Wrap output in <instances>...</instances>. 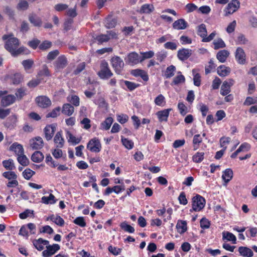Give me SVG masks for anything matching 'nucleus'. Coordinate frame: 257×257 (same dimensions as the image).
Returning a JSON list of instances; mask_svg holds the SVG:
<instances>
[{
    "label": "nucleus",
    "instance_id": "obj_1",
    "mask_svg": "<svg viewBox=\"0 0 257 257\" xmlns=\"http://www.w3.org/2000/svg\"><path fill=\"white\" fill-rule=\"evenodd\" d=\"M2 39L6 40L5 48L9 51L12 56H16L24 52L25 48L21 47L18 48L19 41L18 38L14 37L13 34L4 35Z\"/></svg>",
    "mask_w": 257,
    "mask_h": 257
},
{
    "label": "nucleus",
    "instance_id": "obj_2",
    "mask_svg": "<svg viewBox=\"0 0 257 257\" xmlns=\"http://www.w3.org/2000/svg\"><path fill=\"white\" fill-rule=\"evenodd\" d=\"M100 68L97 75L101 79H107L113 75L112 72L109 68L108 63L105 61H102L101 62Z\"/></svg>",
    "mask_w": 257,
    "mask_h": 257
},
{
    "label": "nucleus",
    "instance_id": "obj_3",
    "mask_svg": "<svg viewBox=\"0 0 257 257\" xmlns=\"http://www.w3.org/2000/svg\"><path fill=\"white\" fill-rule=\"evenodd\" d=\"M192 209L195 211H199L205 206V199L200 195L197 194L192 198Z\"/></svg>",
    "mask_w": 257,
    "mask_h": 257
},
{
    "label": "nucleus",
    "instance_id": "obj_4",
    "mask_svg": "<svg viewBox=\"0 0 257 257\" xmlns=\"http://www.w3.org/2000/svg\"><path fill=\"white\" fill-rule=\"evenodd\" d=\"M111 63L115 73L120 74L124 67L123 61L119 57L114 56L111 59Z\"/></svg>",
    "mask_w": 257,
    "mask_h": 257
},
{
    "label": "nucleus",
    "instance_id": "obj_5",
    "mask_svg": "<svg viewBox=\"0 0 257 257\" xmlns=\"http://www.w3.org/2000/svg\"><path fill=\"white\" fill-rule=\"evenodd\" d=\"M87 148L92 152L98 153L100 151L101 145L98 139L93 138L89 141Z\"/></svg>",
    "mask_w": 257,
    "mask_h": 257
},
{
    "label": "nucleus",
    "instance_id": "obj_6",
    "mask_svg": "<svg viewBox=\"0 0 257 257\" xmlns=\"http://www.w3.org/2000/svg\"><path fill=\"white\" fill-rule=\"evenodd\" d=\"M240 7V3L238 0H232L228 4L225 10V16L232 14L236 12Z\"/></svg>",
    "mask_w": 257,
    "mask_h": 257
},
{
    "label": "nucleus",
    "instance_id": "obj_7",
    "mask_svg": "<svg viewBox=\"0 0 257 257\" xmlns=\"http://www.w3.org/2000/svg\"><path fill=\"white\" fill-rule=\"evenodd\" d=\"M46 249L42 252V255L44 257L50 256L54 254L60 248V246L58 244H53V245L46 246Z\"/></svg>",
    "mask_w": 257,
    "mask_h": 257
},
{
    "label": "nucleus",
    "instance_id": "obj_8",
    "mask_svg": "<svg viewBox=\"0 0 257 257\" xmlns=\"http://www.w3.org/2000/svg\"><path fill=\"white\" fill-rule=\"evenodd\" d=\"M36 102L39 107L43 108H47L51 105V100L45 96H40L36 97Z\"/></svg>",
    "mask_w": 257,
    "mask_h": 257
},
{
    "label": "nucleus",
    "instance_id": "obj_9",
    "mask_svg": "<svg viewBox=\"0 0 257 257\" xmlns=\"http://www.w3.org/2000/svg\"><path fill=\"white\" fill-rule=\"evenodd\" d=\"M67 64V60L64 55L59 56L54 62V65L56 70H60L64 68Z\"/></svg>",
    "mask_w": 257,
    "mask_h": 257
},
{
    "label": "nucleus",
    "instance_id": "obj_10",
    "mask_svg": "<svg viewBox=\"0 0 257 257\" xmlns=\"http://www.w3.org/2000/svg\"><path fill=\"white\" fill-rule=\"evenodd\" d=\"M30 146L33 150H39L44 146L43 139L40 137H37L30 141Z\"/></svg>",
    "mask_w": 257,
    "mask_h": 257
},
{
    "label": "nucleus",
    "instance_id": "obj_11",
    "mask_svg": "<svg viewBox=\"0 0 257 257\" xmlns=\"http://www.w3.org/2000/svg\"><path fill=\"white\" fill-rule=\"evenodd\" d=\"M56 130L55 124H52L47 125L44 128L45 137L47 141L51 140L53 137Z\"/></svg>",
    "mask_w": 257,
    "mask_h": 257
},
{
    "label": "nucleus",
    "instance_id": "obj_12",
    "mask_svg": "<svg viewBox=\"0 0 257 257\" xmlns=\"http://www.w3.org/2000/svg\"><path fill=\"white\" fill-rule=\"evenodd\" d=\"M29 21L35 27H40L42 25V21L41 19L36 14L32 13L29 14Z\"/></svg>",
    "mask_w": 257,
    "mask_h": 257
},
{
    "label": "nucleus",
    "instance_id": "obj_13",
    "mask_svg": "<svg viewBox=\"0 0 257 257\" xmlns=\"http://www.w3.org/2000/svg\"><path fill=\"white\" fill-rule=\"evenodd\" d=\"M235 58L238 63L243 64L245 62V54L244 50L240 47L236 49L235 52Z\"/></svg>",
    "mask_w": 257,
    "mask_h": 257
},
{
    "label": "nucleus",
    "instance_id": "obj_14",
    "mask_svg": "<svg viewBox=\"0 0 257 257\" xmlns=\"http://www.w3.org/2000/svg\"><path fill=\"white\" fill-rule=\"evenodd\" d=\"M192 54L191 50L188 49H182L178 51V57L182 60L184 61L187 60Z\"/></svg>",
    "mask_w": 257,
    "mask_h": 257
},
{
    "label": "nucleus",
    "instance_id": "obj_15",
    "mask_svg": "<svg viewBox=\"0 0 257 257\" xmlns=\"http://www.w3.org/2000/svg\"><path fill=\"white\" fill-rule=\"evenodd\" d=\"M16 97L14 95H8L6 96L3 97L1 100V104L3 106H8L16 101Z\"/></svg>",
    "mask_w": 257,
    "mask_h": 257
},
{
    "label": "nucleus",
    "instance_id": "obj_16",
    "mask_svg": "<svg viewBox=\"0 0 257 257\" xmlns=\"http://www.w3.org/2000/svg\"><path fill=\"white\" fill-rule=\"evenodd\" d=\"M128 62L132 64H136L141 62V56L136 52L130 53L128 56Z\"/></svg>",
    "mask_w": 257,
    "mask_h": 257
},
{
    "label": "nucleus",
    "instance_id": "obj_17",
    "mask_svg": "<svg viewBox=\"0 0 257 257\" xmlns=\"http://www.w3.org/2000/svg\"><path fill=\"white\" fill-rule=\"evenodd\" d=\"M238 251L240 255L243 257H252L253 255V252L251 249L245 246L239 247Z\"/></svg>",
    "mask_w": 257,
    "mask_h": 257
},
{
    "label": "nucleus",
    "instance_id": "obj_18",
    "mask_svg": "<svg viewBox=\"0 0 257 257\" xmlns=\"http://www.w3.org/2000/svg\"><path fill=\"white\" fill-rule=\"evenodd\" d=\"M116 20L111 15H108L105 19V26L107 29L114 28L116 25Z\"/></svg>",
    "mask_w": 257,
    "mask_h": 257
},
{
    "label": "nucleus",
    "instance_id": "obj_19",
    "mask_svg": "<svg viewBox=\"0 0 257 257\" xmlns=\"http://www.w3.org/2000/svg\"><path fill=\"white\" fill-rule=\"evenodd\" d=\"M10 150L14 151L17 156H20L24 154V149L22 145L17 143L13 144L10 147Z\"/></svg>",
    "mask_w": 257,
    "mask_h": 257
},
{
    "label": "nucleus",
    "instance_id": "obj_20",
    "mask_svg": "<svg viewBox=\"0 0 257 257\" xmlns=\"http://www.w3.org/2000/svg\"><path fill=\"white\" fill-rule=\"evenodd\" d=\"M171 110V109L169 108L158 111L156 114L158 116L160 121H166L169 116V112Z\"/></svg>",
    "mask_w": 257,
    "mask_h": 257
},
{
    "label": "nucleus",
    "instance_id": "obj_21",
    "mask_svg": "<svg viewBox=\"0 0 257 257\" xmlns=\"http://www.w3.org/2000/svg\"><path fill=\"white\" fill-rule=\"evenodd\" d=\"M131 74L137 77V76H140L141 78L145 81H147L149 79L148 75L147 74V73L141 69H135L131 71Z\"/></svg>",
    "mask_w": 257,
    "mask_h": 257
},
{
    "label": "nucleus",
    "instance_id": "obj_22",
    "mask_svg": "<svg viewBox=\"0 0 257 257\" xmlns=\"http://www.w3.org/2000/svg\"><path fill=\"white\" fill-rule=\"evenodd\" d=\"M173 27L177 30H184L187 27V23L184 19H179L174 22Z\"/></svg>",
    "mask_w": 257,
    "mask_h": 257
},
{
    "label": "nucleus",
    "instance_id": "obj_23",
    "mask_svg": "<svg viewBox=\"0 0 257 257\" xmlns=\"http://www.w3.org/2000/svg\"><path fill=\"white\" fill-rule=\"evenodd\" d=\"M229 55V52L227 50H221L217 53L216 58L220 62L224 63L226 61Z\"/></svg>",
    "mask_w": 257,
    "mask_h": 257
},
{
    "label": "nucleus",
    "instance_id": "obj_24",
    "mask_svg": "<svg viewBox=\"0 0 257 257\" xmlns=\"http://www.w3.org/2000/svg\"><path fill=\"white\" fill-rule=\"evenodd\" d=\"M74 111V107L69 103H65L62 107V112L68 116L71 115Z\"/></svg>",
    "mask_w": 257,
    "mask_h": 257
},
{
    "label": "nucleus",
    "instance_id": "obj_25",
    "mask_svg": "<svg viewBox=\"0 0 257 257\" xmlns=\"http://www.w3.org/2000/svg\"><path fill=\"white\" fill-rule=\"evenodd\" d=\"M230 72V68L224 65H221L217 68V73L221 77H225L229 75Z\"/></svg>",
    "mask_w": 257,
    "mask_h": 257
},
{
    "label": "nucleus",
    "instance_id": "obj_26",
    "mask_svg": "<svg viewBox=\"0 0 257 257\" xmlns=\"http://www.w3.org/2000/svg\"><path fill=\"white\" fill-rule=\"evenodd\" d=\"M233 175V171L231 169H226L223 172L222 178L226 183H227L232 178Z\"/></svg>",
    "mask_w": 257,
    "mask_h": 257
},
{
    "label": "nucleus",
    "instance_id": "obj_27",
    "mask_svg": "<svg viewBox=\"0 0 257 257\" xmlns=\"http://www.w3.org/2000/svg\"><path fill=\"white\" fill-rule=\"evenodd\" d=\"M44 158V156L40 151L35 152L31 157V160L36 163H40L42 162Z\"/></svg>",
    "mask_w": 257,
    "mask_h": 257
},
{
    "label": "nucleus",
    "instance_id": "obj_28",
    "mask_svg": "<svg viewBox=\"0 0 257 257\" xmlns=\"http://www.w3.org/2000/svg\"><path fill=\"white\" fill-rule=\"evenodd\" d=\"M176 228L180 233H184L187 229L186 221L178 220L176 225Z\"/></svg>",
    "mask_w": 257,
    "mask_h": 257
},
{
    "label": "nucleus",
    "instance_id": "obj_29",
    "mask_svg": "<svg viewBox=\"0 0 257 257\" xmlns=\"http://www.w3.org/2000/svg\"><path fill=\"white\" fill-rule=\"evenodd\" d=\"M57 225L62 226L64 224V221L62 218L59 215H52L48 218Z\"/></svg>",
    "mask_w": 257,
    "mask_h": 257
},
{
    "label": "nucleus",
    "instance_id": "obj_30",
    "mask_svg": "<svg viewBox=\"0 0 257 257\" xmlns=\"http://www.w3.org/2000/svg\"><path fill=\"white\" fill-rule=\"evenodd\" d=\"M154 10V7L153 5L145 4L143 5L139 11L141 14H150Z\"/></svg>",
    "mask_w": 257,
    "mask_h": 257
},
{
    "label": "nucleus",
    "instance_id": "obj_31",
    "mask_svg": "<svg viewBox=\"0 0 257 257\" xmlns=\"http://www.w3.org/2000/svg\"><path fill=\"white\" fill-rule=\"evenodd\" d=\"M54 141L57 144V148H62L63 146L64 140L62 137V135L60 132H58L56 134Z\"/></svg>",
    "mask_w": 257,
    "mask_h": 257
},
{
    "label": "nucleus",
    "instance_id": "obj_32",
    "mask_svg": "<svg viewBox=\"0 0 257 257\" xmlns=\"http://www.w3.org/2000/svg\"><path fill=\"white\" fill-rule=\"evenodd\" d=\"M17 122V118L15 116H11L7 118L5 126L10 129L15 127Z\"/></svg>",
    "mask_w": 257,
    "mask_h": 257
},
{
    "label": "nucleus",
    "instance_id": "obj_33",
    "mask_svg": "<svg viewBox=\"0 0 257 257\" xmlns=\"http://www.w3.org/2000/svg\"><path fill=\"white\" fill-rule=\"evenodd\" d=\"M11 79L13 84L18 85L22 82L23 77L21 74L16 73L11 77Z\"/></svg>",
    "mask_w": 257,
    "mask_h": 257
},
{
    "label": "nucleus",
    "instance_id": "obj_34",
    "mask_svg": "<svg viewBox=\"0 0 257 257\" xmlns=\"http://www.w3.org/2000/svg\"><path fill=\"white\" fill-rule=\"evenodd\" d=\"M223 239H226L228 241H232L233 243H236L235 236L229 232H223L222 233Z\"/></svg>",
    "mask_w": 257,
    "mask_h": 257
},
{
    "label": "nucleus",
    "instance_id": "obj_35",
    "mask_svg": "<svg viewBox=\"0 0 257 257\" xmlns=\"http://www.w3.org/2000/svg\"><path fill=\"white\" fill-rule=\"evenodd\" d=\"M120 226L122 229L126 232L131 233L135 232L134 228L131 225L127 224L126 221H124L121 223Z\"/></svg>",
    "mask_w": 257,
    "mask_h": 257
},
{
    "label": "nucleus",
    "instance_id": "obj_36",
    "mask_svg": "<svg viewBox=\"0 0 257 257\" xmlns=\"http://www.w3.org/2000/svg\"><path fill=\"white\" fill-rule=\"evenodd\" d=\"M192 73L194 75V77H193L194 84L196 86H199L201 84V76H200V74L198 73H196V69H193Z\"/></svg>",
    "mask_w": 257,
    "mask_h": 257
},
{
    "label": "nucleus",
    "instance_id": "obj_37",
    "mask_svg": "<svg viewBox=\"0 0 257 257\" xmlns=\"http://www.w3.org/2000/svg\"><path fill=\"white\" fill-rule=\"evenodd\" d=\"M42 202L46 204L55 203V196L52 194H50L49 197L43 196L42 198Z\"/></svg>",
    "mask_w": 257,
    "mask_h": 257
},
{
    "label": "nucleus",
    "instance_id": "obj_38",
    "mask_svg": "<svg viewBox=\"0 0 257 257\" xmlns=\"http://www.w3.org/2000/svg\"><path fill=\"white\" fill-rule=\"evenodd\" d=\"M176 68L173 65L168 67L165 73V76L166 78H170L174 75V71Z\"/></svg>",
    "mask_w": 257,
    "mask_h": 257
},
{
    "label": "nucleus",
    "instance_id": "obj_39",
    "mask_svg": "<svg viewBox=\"0 0 257 257\" xmlns=\"http://www.w3.org/2000/svg\"><path fill=\"white\" fill-rule=\"evenodd\" d=\"M4 167L7 170H12L15 168V165L12 159L5 160L3 162Z\"/></svg>",
    "mask_w": 257,
    "mask_h": 257
},
{
    "label": "nucleus",
    "instance_id": "obj_40",
    "mask_svg": "<svg viewBox=\"0 0 257 257\" xmlns=\"http://www.w3.org/2000/svg\"><path fill=\"white\" fill-rule=\"evenodd\" d=\"M4 12L7 14L10 20H15V11L9 6H6L4 9Z\"/></svg>",
    "mask_w": 257,
    "mask_h": 257
},
{
    "label": "nucleus",
    "instance_id": "obj_41",
    "mask_svg": "<svg viewBox=\"0 0 257 257\" xmlns=\"http://www.w3.org/2000/svg\"><path fill=\"white\" fill-rule=\"evenodd\" d=\"M18 161L19 163L21 164L23 166H26L28 165L29 163V159L27 158L26 155H20V156H18Z\"/></svg>",
    "mask_w": 257,
    "mask_h": 257
},
{
    "label": "nucleus",
    "instance_id": "obj_42",
    "mask_svg": "<svg viewBox=\"0 0 257 257\" xmlns=\"http://www.w3.org/2000/svg\"><path fill=\"white\" fill-rule=\"evenodd\" d=\"M181 72H179L178 74H180L179 75L175 77L173 79V81L172 82L175 85H178L180 83H184L185 81V77L181 74Z\"/></svg>",
    "mask_w": 257,
    "mask_h": 257
},
{
    "label": "nucleus",
    "instance_id": "obj_43",
    "mask_svg": "<svg viewBox=\"0 0 257 257\" xmlns=\"http://www.w3.org/2000/svg\"><path fill=\"white\" fill-rule=\"evenodd\" d=\"M113 118L111 117H108L101 123V125L102 127L105 130L109 129L111 124L113 122Z\"/></svg>",
    "mask_w": 257,
    "mask_h": 257
},
{
    "label": "nucleus",
    "instance_id": "obj_44",
    "mask_svg": "<svg viewBox=\"0 0 257 257\" xmlns=\"http://www.w3.org/2000/svg\"><path fill=\"white\" fill-rule=\"evenodd\" d=\"M29 8V4L26 1H21L17 6V10L19 11H26Z\"/></svg>",
    "mask_w": 257,
    "mask_h": 257
},
{
    "label": "nucleus",
    "instance_id": "obj_45",
    "mask_svg": "<svg viewBox=\"0 0 257 257\" xmlns=\"http://www.w3.org/2000/svg\"><path fill=\"white\" fill-rule=\"evenodd\" d=\"M61 110L60 107L58 106L53 109L50 112L48 113L46 115V117H56L58 115L60 114V112Z\"/></svg>",
    "mask_w": 257,
    "mask_h": 257
},
{
    "label": "nucleus",
    "instance_id": "obj_46",
    "mask_svg": "<svg viewBox=\"0 0 257 257\" xmlns=\"http://www.w3.org/2000/svg\"><path fill=\"white\" fill-rule=\"evenodd\" d=\"M213 44L214 45V49L215 50L224 48L226 46L225 44L221 38L215 40L213 42Z\"/></svg>",
    "mask_w": 257,
    "mask_h": 257
},
{
    "label": "nucleus",
    "instance_id": "obj_47",
    "mask_svg": "<svg viewBox=\"0 0 257 257\" xmlns=\"http://www.w3.org/2000/svg\"><path fill=\"white\" fill-rule=\"evenodd\" d=\"M204 153L197 152L192 157L193 161L195 163H200L204 158Z\"/></svg>",
    "mask_w": 257,
    "mask_h": 257
},
{
    "label": "nucleus",
    "instance_id": "obj_48",
    "mask_svg": "<svg viewBox=\"0 0 257 257\" xmlns=\"http://www.w3.org/2000/svg\"><path fill=\"white\" fill-rule=\"evenodd\" d=\"M198 35L200 36L203 39L207 35V30L206 26L204 24H201L198 26Z\"/></svg>",
    "mask_w": 257,
    "mask_h": 257
},
{
    "label": "nucleus",
    "instance_id": "obj_49",
    "mask_svg": "<svg viewBox=\"0 0 257 257\" xmlns=\"http://www.w3.org/2000/svg\"><path fill=\"white\" fill-rule=\"evenodd\" d=\"M67 100L76 106L79 105V98L76 95L69 96L67 97Z\"/></svg>",
    "mask_w": 257,
    "mask_h": 257
},
{
    "label": "nucleus",
    "instance_id": "obj_50",
    "mask_svg": "<svg viewBox=\"0 0 257 257\" xmlns=\"http://www.w3.org/2000/svg\"><path fill=\"white\" fill-rule=\"evenodd\" d=\"M25 91L26 89L24 88H20L17 89L15 93V95L18 100H21L23 97L26 95V93Z\"/></svg>",
    "mask_w": 257,
    "mask_h": 257
},
{
    "label": "nucleus",
    "instance_id": "obj_51",
    "mask_svg": "<svg viewBox=\"0 0 257 257\" xmlns=\"http://www.w3.org/2000/svg\"><path fill=\"white\" fill-rule=\"evenodd\" d=\"M227 83L224 81L221 87L220 93L225 96L230 92V88L226 85Z\"/></svg>",
    "mask_w": 257,
    "mask_h": 257
},
{
    "label": "nucleus",
    "instance_id": "obj_52",
    "mask_svg": "<svg viewBox=\"0 0 257 257\" xmlns=\"http://www.w3.org/2000/svg\"><path fill=\"white\" fill-rule=\"evenodd\" d=\"M121 142L123 145L127 149H132L134 146V143L132 141L122 138Z\"/></svg>",
    "mask_w": 257,
    "mask_h": 257
},
{
    "label": "nucleus",
    "instance_id": "obj_53",
    "mask_svg": "<svg viewBox=\"0 0 257 257\" xmlns=\"http://www.w3.org/2000/svg\"><path fill=\"white\" fill-rule=\"evenodd\" d=\"M141 54L142 55V56H141V62H142L146 59L152 58L154 56V53L153 51H150L146 52H141Z\"/></svg>",
    "mask_w": 257,
    "mask_h": 257
},
{
    "label": "nucleus",
    "instance_id": "obj_54",
    "mask_svg": "<svg viewBox=\"0 0 257 257\" xmlns=\"http://www.w3.org/2000/svg\"><path fill=\"white\" fill-rule=\"evenodd\" d=\"M35 174V172L29 168H27L23 172L24 177L27 179L29 180Z\"/></svg>",
    "mask_w": 257,
    "mask_h": 257
},
{
    "label": "nucleus",
    "instance_id": "obj_55",
    "mask_svg": "<svg viewBox=\"0 0 257 257\" xmlns=\"http://www.w3.org/2000/svg\"><path fill=\"white\" fill-rule=\"evenodd\" d=\"M59 54V51L58 50H55L50 51L47 55V59L49 61L54 60Z\"/></svg>",
    "mask_w": 257,
    "mask_h": 257
},
{
    "label": "nucleus",
    "instance_id": "obj_56",
    "mask_svg": "<svg viewBox=\"0 0 257 257\" xmlns=\"http://www.w3.org/2000/svg\"><path fill=\"white\" fill-rule=\"evenodd\" d=\"M73 222L82 227H84L86 226V224L84 218L83 217H76L73 221Z\"/></svg>",
    "mask_w": 257,
    "mask_h": 257
},
{
    "label": "nucleus",
    "instance_id": "obj_57",
    "mask_svg": "<svg viewBox=\"0 0 257 257\" xmlns=\"http://www.w3.org/2000/svg\"><path fill=\"white\" fill-rule=\"evenodd\" d=\"M202 141V139L201 138L200 135H195L193 139V144H194V150H196L198 149V147H196V145H199Z\"/></svg>",
    "mask_w": 257,
    "mask_h": 257
},
{
    "label": "nucleus",
    "instance_id": "obj_58",
    "mask_svg": "<svg viewBox=\"0 0 257 257\" xmlns=\"http://www.w3.org/2000/svg\"><path fill=\"white\" fill-rule=\"evenodd\" d=\"M22 64L25 70H29L34 64V61L31 59L25 60L22 61Z\"/></svg>",
    "mask_w": 257,
    "mask_h": 257
},
{
    "label": "nucleus",
    "instance_id": "obj_59",
    "mask_svg": "<svg viewBox=\"0 0 257 257\" xmlns=\"http://www.w3.org/2000/svg\"><path fill=\"white\" fill-rule=\"evenodd\" d=\"M109 39L110 37L107 34H101L96 38V40L101 43L107 42Z\"/></svg>",
    "mask_w": 257,
    "mask_h": 257
},
{
    "label": "nucleus",
    "instance_id": "obj_60",
    "mask_svg": "<svg viewBox=\"0 0 257 257\" xmlns=\"http://www.w3.org/2000/svg\"><path fill=\"white\" fill-rule=\"evenodd\" d=\"M67 134L68 137L69 138V142H71V143L75 145L78 144L80 143L81 140L78 138H76V137L73 136L72 134L69 132H68Z\"/></svg>",
    "mask_w": 257,
    "mask_h": 257
},
{
    "label": "nucleus",
    "instance_id": "obj_61",
    "mask_svg": "<svg viewBox=\"0 0 257 257\" xmlns=\"http://www.w3.org/2000/svg\"><path fill=\"white\" fill-rule=\"evenodd\" d=\"M124 84L130 91L134 90L140 86L139 84H136L128 81H125Z\"/></svg>",
    "mask_w": 257,
    "mask_h": 257
},
{
    "label": "nucleus",
    "instance_id": "obj_62",
    "mask_svg": "<svg viewBox=\"0 0 257 257\" xmlns=\"http://www.w3.org/2000/svg\"><path fill=\"white\" fill-rule=\"evenodd\" d=\"M52 46V43L49 41H44L39 46L40 49L46 50Z\"/></svg>",
    "mask_w": 257,
    "mask_h": 257
},
{
    "label": "nucleus",
    "instance_id": "obj_63",
    "mask_svg": "<svg viewBox=\"0 0 257 257\" xmlns=\"http://www.w3.org/2000/svg\"><path fill=\"white\" fill-rule=\"evenodd\" d=\"M38 75L39 76H50V72L48 69V67L46 65H44L42 67V69L39 71L38 73Z\"/></svg>",
    "mask_w": 257,
    "mask_h": 257
},
{
    "label": "nucleus",
    "instance_id": "obj_64",
    "mask_svg": "<svg viewBox=\"0 0 257 257\" xmlns=\"http://www.w3.org/2000/svg\"><path fill=\"white\" fill-rule=\"evenodd\" d=\"M3 175L9 180L16 179L17 178V175L14 172H6L3 174Z\"/></svg>",
    "mask_w": 257,
    "mask_h": 257
}]
</instances>
